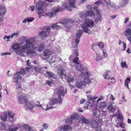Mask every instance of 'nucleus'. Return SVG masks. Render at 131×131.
Returning <instances> with one entry per match:
<instances>
[{
    "mask_svg": "<svg viewBox=\"0 0 131 131\" xmlns=\"http://www.w3.org/2000/svg\"><path fill=\"white\" fill-rule=\"evenodd\" d=\"M18 129V128L17 127H16L14 128L9 129V131H16Z\"/></svg>",
    "mask_w": 131,
    "mask_h": 131,
    "instance_id": "48",
    "label": "nucleus"
},
{
    "mask_svg": "<svg viewBox=\"0 0 131 131\" xmlns=\"http://www.w3.org/2000/svg\"><path fill=\"white\" fill-rule=\"evenodd\" d=\"M93 113L94 115H95L96 113L97 110H93Z\"/></svg>",
    "mask_w": 131,
    "mask_h": 131,
    "instance_id": "64",
    "label": "nucleus"
},
{
    "mask_svg": "<svg viewBox=\"0 0 131 131\" xmlns=\"http://www.w3.org/2000/svg\"><path fill=\"white\" fill-rule=\"evenodd\" d=\"M121 67L122 68L126 67L127 68V66L126 65V62L124 61H122L121 63Z\"/></svg>",
    "mask_w": 131,
    "mask_h": 131,
    "instance_id": "42",
    "label": "nucleus"
},
{
    "mask_svg": "<svg viewBox=\"0 0 131 131\" xmlns=\"http://www.w3.org/2000/svg\"><path fill=\"white\" fill-rule=\"evenodd\" d=\"M62 11V9L60 7H59L56 8L53 11V12H48L43 15H44L46 16H49L51 18L52 17H53L54 14L55 15L59 11Z\"/></svg>",
    "mask_w": 131,
    "mask_h": 131,
    "instance_id": "6",
    "label": "nucleus"
},
{
    "mask_svg": "<svg viewBox=\"0 0 131 131\" xmlns=\"http://www.w3.org/2000/svg\"><path fill=\"white\" fill-rule=\"evenodd\" d=\"M85 101V100L84 99H82L80 101V103L81 104H82L84 103V102Z\"/></svg>",
    "mask_w": 131,
    "mask_h": 131,
    "instance_id": "61",
    "label": "nucleus"
},
{
    "mask_svg": "<svg viewBox=\"0 0 131 131\" xmlns=\"http://www.w3.org/2000/svg\"><path fill=\"white\" fill-rule=\"evenodd\" d=\"M91 125L92 127L94 128H96L99 126L98 123L95 120L92 121Z\"/></svg>",
    "mask_w": 131,
    "mask_h": 131,
    "instance_id": "22",
    "label": "nucleus"
},
{
    "mask_svg": "<svg viewBox=\"0 0 131 131\" xmlns=\"http://www.w3.org/2000/svg\"><path fill=\"white\" fill-rule=\"evenodd\" d=\"M88 98L90 100H91L94 99L92 95H89L87 96Z\"/></svg>",
    "mask_w": 131,
    "mask_h": 131,
    "instance_id": "47",
    "label": "nucleus"
},
{
    "mask_svg": "<svg viewBox=\"0 0 131 131\" xmlns=\"http://www.w3.org/2000/svg\"><path fill=\"white\" fill-rule=\"evenodd\" d=\"M16 86L17 89H20L21 90H22L21 86L19 84L18 85L17 84Z\"/></svg>",
    "mask_w": 131,
    "mask_h": 131,
    "instance_id": "53",
    "label": "nucleus"
},
{
    "mask_svg": "<svg viewBox=\"0 0 131 131\" xmlns=\"http://www.w3.org/2000/svg\"><path fill=\"white\" fill-rule=\"evenodd\" d=\"M126 34L127 35L130 34L131 33V29H128L125 31Z\"/></svg>",
    "mask_w": 131,
    "mask_h": 131,
    "instance_id": "44",
    "label": "nucleus"
},
{
    "mask_svg": "<svg viewBox=\"0 0 131 131\" xmlns=\"http://www.w3.org/2000/svg\"><path fill=\"white\" fill-rule=\"evenodd\" d=\"M120 125L121 127L122 128H124L125 127L124 125L123 124L122 122L121 121L120 122Z\"/></svg>",
    "mask_w": 131,
    "mask_h": 131,
    "instance_id": "51",
    "label": "nucleus"
},
{
    "mask_svg": "<svg viewBox=\"0 0 131 131\" xmlns=\"http://www.w3.org/2000/svg\"><path fill=\"white\" fill-rule=\"evenodd\" d=\"M80 76H84L83 81H78L75 83V86L77 88L80 89H82L87 84H89L91 83V80L93 79V75L88 71H85V73L82 72L80 74Z\"/></svg>",
    "mask_w": 131,
    "mask_h": 131,
    "instance_id": "2",
    "label": "nucleus"
},
{
    "mask_svg": "<svg viewBox=\"0 0 131 131\" xmlns=\"http://www.w3.org/2000/svg\"><path fill=\"white\" fill-rule=\"evenodd\" d=\"M130 79L128 78H127L125 81V86H126V88H129L128 84L130 83Z\"/></svg>",
    "mask_w": 131,
    "mask_h": 131,
    "instance_id": "25",
    "label": "nucleus"
},
{
    "mask_svg": "<svg viewBox=\"0 0 131 131\" xmlns=\"http://www.w3.org/2000/svg\"><path fill=\"white\" fill-rule=\"evenodd\" d=\"M110 72V71L108 70H106L104 72L103 74V77L105 79H107L109 80H111V83H114L115 82V78L112 77V78L108 77L107 78V77L109 75V73Z\"/></svg>",
    "mask_w": 131,
    "mask_h": 131,
    "instance_id": "8",
    "label": "nucleus"
},
{
    "mask_svg": "<svg viewBox=\"0 0 131 131\" xmlns=\"http://www.w3.org/2000/svg\"><path fill=\"white\" fill-rule=\"evenodd\" d=\"M59 24L60 25V23H57L54 24H52L51 27L53 29L60 28L61 27V26L59 25Z\"/></svg>",
    "mask_w": 131,
    "mask_h": 131,
    "instance_id": "20",
    "label": "nucleus"
},
{
    "mask_svg": "<svg viewBox=\"0 0 131 131\" xmlns=\"http://www.w3.org/2000/svg\"><path fill=\"white\" fill-rule=\"evenodd\" d=\"M46 83L49 85H51V84L52 83V82L48 80L46 82Z\"/></svg>",
    "mask_w": 131,
    "mask_h": 131,
    "instance_id": "56",
    "label": "nucleus"
},
{
    "mask_svg": "<svg viewBox=\"0 0 131 131\" xmlns=\"http://www.w3.org/2000/svg\"><path fill=\"white\" fill-rule=\"evenodd\" d=\"M118 113H117L118 115L117 116V118L118 119H120V120H122L123 119V117L122 115L120 114L119 112V111H118Z\"/></svg>",
    "mask_w": 131,
    "mask_h": 131,
    "instance_id": "39",
    "label": "nucleus"
},
{
    "mask_svg": "<svg viewBox=\"0 0 131 131\" xmlns=\"http://www.w3.org/2000/svg\"><path fill=\"white\" fill-rule=\"evenodd\" d=\"M63 7L65 8L68 9L69 8V6L66 3H65L63 4Z\"/></svg>",
    "mask_w": 131,
    "mask_h": 131,
    "instance_id": "54",
    "label": "nucleus"
},
{
    "mask_svg": "<svg viewBox=\"0 0 131 131\" xmlns=\"http://www.w3.org/2000/svg\"><path fill=\"white\" fill-rule=\"evenodd\" d=\"M18 98L20 104H24L25 105L28 101L27 96L26 95H20L18 96Z\"/></svg>",
    "mask_w": 131,
    "mask_h": 131,
    "instance_id": "5",
    "label": "nucleus"
},
{
    "mask_svg": "<svg viewBox=\"0 0 131 131\" xmlns=\"http://www.w3.org/2000/svg\"><path fill=\"white\" fill-rule=\"evenodd\" d=\"M80 38H77L75 39V42L77 44H78L79 42Z\"/></svg>",
    "mask_w": 131,
    "mask_h": 131,
    "instance_id": "52",
    "label": "nucleus"
},
{
    "mask_svg": "<svg viewBox=\"0 0 131 131\" xmlns=\"http://www.w3.org/2000/svg\"><path fill=\"white\" fill-rule=\"evenodd\" d=\"M30 39H31L32 40V43H33V41L34 40H33L32 38H31ZM33 46H32V47L31 48L27 49V50L26 51V52L27 54L30 56V57L35 56L36 55V51H34L33 49H31V48ZM26 50H27V49Z\"/></svg>",
    "mask_w": 131,
    "mask_h": 131,
    "instance_id": "9",
    "label": "nucleus"
},
{
    "mask_svg": "<svg viewBox=\"0 0 131 131\" xmlns=\"http://www.w3.org/2000/svg\"><path fill=\"white\" fill-rule=\"evenodd\" d=\"M34 18L33 17H30L26 19H24L23 21V23H26V22H31L34 20Z\"/></svg>",
    "mask_w": 131,
    "mask_h": 131,
    "instance_id": "26",
    "label": "nucleus"
},
{
    "mask_svg": "<svg viewBox=\"0 0 131 131\" xmlns=\"http://www.w3.org/2000/svg\"><path fill=\"white\" fill-rule=\"evenodd\" d=\"M45 74L47 78H49L51 77L54 79L56 78L54 74L51 72L47 71Z\"/></svg>",
    "mask_w": 131,
    "mask_h": 131,
    "instance_id": "17",
    "label": "nucleus"
},
{
    "mask_svg": "<svg viewBox=\"0 0 131 131\" xmlns=\"http://www.w3.org/2000/svg\"><path fill=\"white\" fill-rule=\"evenodd\" d=\"M71 118L73 119H76L78 118V115L77 114L71 115Z\"/></svg>",
    "mask_w": 131,
    "mask_h": 131,
    "instance_id": "33",
    "label": "nucleus"
},
{
    "mask_svg": "<svg viewBox=\"0 0 131 131\" xmlns=\"http://www.w3.org/2000/svg\"><path fill=\"white\" fill-rule=\"evenodd\" d=\"M108 109L110 111H111L113 109V106L112 104H110L108 105Z\"/></svg>",
    "mask_w": 131,
    "mask_h": 131,
    "instance_id": "46",
    "label": "nucleus"
},
{
    "mask_svg": "<svg viewBox=\"0 0 131 131\" xmlns=\"http://www.w3.org/2000/svg\"><path fill=\"white\" fill-rule=\"evenodd\" d=\"M82 31L81 30H79L78 32L76 33V36L77 38H80L82 34Z\"/></svg>",
    "mask_w": 131,
    "mask_h": 131,
    "instance_id": "28",
    "label": "nucleus"
},
{
    "mask_svg": "<svg viewBox=\"0 0 131 131\" xmlns=\"http://www.w3.org/2000/svg\"><path fill=\"white\" fill-rule=\"evenodd\" d=\"M97 129H96V131H101V127L99 126L97 127Z\"/></svg>",
    "mask_w": 131,
    "mask_h": 131,
    "instance_id": "58",
    "label": "nucleus"
},
{
    "mask_svg": "<svg viewBox=\"0 0 131 131\" xmlns=\"http://www.w3.org/2000/svg\"><path fill=\"white\" fill-rule=\"evenodd\" d=\"M44 4H45L44 2H42L40 1H39L36 4V8L38 10V14L39 16V18H41L42 16L41 15V14L43 12L42 8Z\"/></svg>",
    "mask_w": 131,
    "mask_h": 131,
    "instance_id": "4",
    "label": "nucleus"
},
{
    "mask_svg": "<svg viewBox=\"0 0 131 131\" xmlns=\"http://www.w3.org/2000/svg\"><path fill=\"white\" fill-rule=\"evenodd\" d=\"M94 9L96 10L97 12V13L96 15L97 16V17L96 19V20L97 22H98L101 20V16L100 15L99 10L98 9V7L97 6H94Z\"/></svg>",
    "mask_w": 131,
    "mask_h": 131,
    "instance_id": "11",
    "label": "nucleus"
},
{
    "mask_svg": "<svg viewBox=\"0 0 131 131\" xmlns=\"http://www.w3.org/2000/svg\"><path fill=\"white\" fill-rule=\"evenodd\" d=\"M10 54H11V53L10 52H7L5 53H2V54L1 55H10Z\"/></svg>",
    "mask_w": 131,
    "mask_h": 131,
    "instance_id": "57",
    "label": "nucleus"
},
{
    "mask_svg": "<svg viewBox=\"0 0 131 131\" xmlns=\"http://www.w3.org/2000/svg\"><path fill=\"white\" fill-rule=\"evenodd\" d=\"M43 126L45 129H47L48 127V126L46 124H43Z\"/></svg>",
    "mask_w": 131,
    "mask_h": 131,
    "instance_id": "59",
    "label": "nucleus"
},
{
    "mask_svg": "<svg viewBox=\"0 0 131 131\" xmlns=\"http://www.w3.org/2000/svg\"><path fill=\"white\" fill-rule=\"evenodd\" d=\"M97 45L101 49L102 48L104 47V45L103 42H98L97 43Z\"/></svg>",
    "mask_w": 131,
    "mask_h": 131,
    "instance_id": "35",
    "label": "nucleus"
},
{
    "mask_svg": "<svg viewBox=\"0 0 131 131\" xmlns=\"http://www.w3.org/2000/svg\"><path fill=\"white\" fill-rule=\"evenodd\" d=\"M60 71L59 74L61 76L62 78H64L66 76V74L63 73V70H61Z\"/></svg>",
    "mask_w": 131,
    "mask_h": 131,
    "instance_id": "30",
    "label": "nucleus"
},
{
    "mask_svg": "<svg viewBox=\"0 0 131 131\" xmlns=\"http://www.w3.org/2000/svg\"><path fill=\"white\" fill-rule=\"evenodd\" d=\"M7 113L9 117H14L15 114L13 112L11 111H8Z\"/></svg>",
    "mask_w": 131,
    "mask_h": 131,
    "instance_id": "38",
    "label": "nucleus"
},
{
    "mask_svg": "<svg viewBox=\"0 0 131 131\" xmlns=\"http://www.w3.org/2000/svg\"><path fill=\"white\" fill-rule=\"evenodd\" d=\"M11 38L10 36H5L4 37V38H7V39H9Z\"/></svg>",
    "mask_w": 131,
    "mask_h": 131,
    "instance_id": "62",
    "label": "nucleus"
},
{
    "mask_svg": "<svg viewBox=\"0 0 131 131\" xmlns=\"http://www.w3.org/2000/svg\"><path fill=\"white\" fill-rule=\"evenodd\" d=\"M1 126L3 128H5V124L3 123H1Z\"/></svg>",
    "mask_w": 131,
    "mask_h": 131,
    "instance_id": "60",
    "label": "nucleus"
},
{
    "mask_svg": "<svg viewBox=\"0 0 131 131\" xmlns=\"http://www.w3.org/2000/svg\"><path fill=\"white\" fill-rule=\"evenodd\" d=\"M52 52L49 49L45 50L43 52V55L45 57L43 58L44 60H46L49 59L52 54Z\"/></svg>",
    "mask_w": 131,
    "mask_h": 131,
    "instance_id": "7",
    "label": "nucleus"
},
{
    "mask_svg": "<svg viewBox=\"0 0 131 131\" xmlns=\"http://www.w3.org/2000/svg\"><path fill=\"white\" fill-rule=\"evenodd\" d=\"M85 23L88 28L93 27L94 25V23L93 21L89 19H85Z\"/></svg>",
    "mask_w": 131,
    "mask_h": 131,
    "instance_id": "10",
    "label": "nucleus"
},
{
    "mask_svg": "<svg viewBox=\"0 0 131 131\" xmlns=\"http://www.w3.org/2000/svg\"><path fill=\"white\" fill-rule=\"evenodd\" d=\"M23 40L21 41V44L23 45L21 47H20V45L18 43H15L12 46V48L14 50H17V53L21 54L24 52L26 50L32 47V41L31 39H26L25 37H23Z\"/></svg>",
    "mask_w": 131,
    "mask_h": 131,
    "instance_id": "1",
    "label": "nucleus"
},
{
    "mask_svg": "<svg viewBox=\"0 0 131 131\" xmlns=\"http://www.w3.org/2000/svg\"><path fill=\"white\" fill-rule=\"evenodd\" d=\"M123 1L124 3L121 6V7H124L128 3V0H123Z\"/></svg>",
    "mask_w": 131,
    "mask_h": 131,
    "instance_id": "45",
    "label": "nucleus"
},
{
    "mask_svg": "<svg viewBox=\"0 0 131 131\" xmlns=\"http://www.w3.org/2000/svg\"><path fill=\"white\" fill-rule=\"evenodd\" d=\"M7 113L6 112H4L2 113L1 116L2 120L3 121H6L7 119Z\"/></svg>",
    "mask_w": 131,
    "mask_h": 131,
    "instance_id": "19",
    "label": "nucleus"
},
{
    "mask_svg": "<svg viewBox=\"0 0 131 131\" xmlns=\"http://www.w3.org/2000/svg\"><path fill=\"white\" fill-rule=\"evenodd\" d=\"M105 2L107 4L111 5V3L110 0H104Z\"/></svg>",
    "mask_w": 131,
    "mask_h": 131,
    "instance_id": "55",
    "label": "nucleus"
},
{
    "mask_svg": "<svg viewBox=\"0 0 131 131\" xmlns=\"http://www.w3.org/2000/svg\"><path fill=\"white\" fill-rule=\"evenodd\" d=\"M76 69L80 71H83L84 70V68L82 67V65H81L77 67Z\"/></svg>",
    "mask_w": 131,
    "mask_h": 131,
    "instance_id": "40",
    "label": "nucleus"
},
{
    "mask_svg": "<svg viewBox=\"0 0 131 131\" xmlns=\"http://www.w3.org/2000/svg\"><path fill=\"white\" fill-rule=\"evenodd\" d=\"M14 117H9L8 119L9 122H14L15 121V119L14 118Z\"/></svg>",
    "mask_w": 131,
    "mask_h": 131,
    "instance_id": "43",
    "label": "nucleus"
},
{
    "mask_svg": "<svg viewBox=\"0 0 131 131\" xmlns=\"http://www.w3.org/2000/svg\"><path fill=\"white\" fill-rule=\"evenodd\" d=\"M25 106H26L27 109H28L30 110H33L34 107V104L31 103L30 101H28L27 103L26 104Z\"/></svg>",
    "mask_w": 131,
    "mask_h": 131,
    "instance_id": "16",
    "label": "nucleus"
},
{
    "mask_svg": "<svg viewBox=\"0 0 131 131\" xmlns=\"http://www.w3.org/2000/svg\"><path fill=\"white\" fill-rule=\"evenodd\" d=\"M19 75L20 74L18 72H17L14 75V77L13 78V80L15 81L16 83H18V79H20L21 78V76Z\"/></svg>",
    "mask_w": 131,
    "mask_h": 131,
    "instance_id": "13",
    "label": "nucleus"
},
{
    "mask_svg": "<svg viewBox=\"0 0 131 131\" xmlns=\"http://www.w3.org/2000/svg\"><path fill=\"white\" fill-rule=\"evenodd\" d=\"M45 47V44L43 43H41L38 47V51L39 52H41L42 50H44Z\"/></svg>",
    "mask_w": 131,
    "mask_h": 131,
    "instance_id": "21",
    "label": "nucleus"
},
{
    "mask_svg": "<svg viewBox=\"0 0 131 131\" xmlns=\"http://www.w3.org/2000/svg\"><path fill=\"white\" fill-rule=\"evenodd\" d=\"M107 106V104L105 102H101L100 104V107L102 109H104Z\"/></svg>",
    "mask_w": 131,
    "mask_h": 131,
    "instance_id": "24",
    "label": "nucleus"
},
{
    "mask_svg": "<svg viewBox=\"0 0 131 131\" xmlns=\"http://www.w3.org/2000/svg\"><path fill=\"white\" fill-rule=\"evenodd\" d=\"M62 100L61 98H59L58 99L54 98L51 99L49 102V105L47 106V107L45 109L46 110H47L51 108H53V107L51 106V105H54L61 104L62 103Z\"/></svg>",
    "mask_w": 131,
    "mask_h": 131,
    "instance_id": "3",
    "label": "nucleus"
},
{
    "mask_svg": "<svg viewBox=\"0 0 131 131\" xmlns=\"http://www.w3.org/2000/svg\"><path fill=\"white\" fill-rule=\"evenodd\" d=\"M101 2L99 0L98 1L94 3V4H96L98 5H99L100 4Z\"/></svg>",
    "mask_w": 131,
    "mask_h": 131,
    "instance_id": "63",
    "label": "nucleus"
},
{
    "mask_svg": "<svg viewBox=\"0 0 131 131\" xmlns=\"http://www.w3.org/2000/svg\"><path fill=\"white\" fill-rule=\"evenodd\" d=\"M49 34V32L45 31H42L39 33V35L41 38H43L48 36Z\"/></svg>",
    "mask_w": 131,
    "mask_h": 131,
    "instance_id": "14",
    "label": "nucleus"
},
{
    "mask_svg": "<svg viewBox=\"0 0 131 131\" xmlns=\"http://www.w3.org/2000/svg\"><path fill=\"white\" fill-rule=\"evenodd\" d=\"M75 0H69V5L71 7H75Z\"/></svg>",
    "mask_w": 131,
    "mask_h": 131,
    "instance_id": "27",
    "label": "nucleus"
},
{
    "mask_svg": "<svg viewBox=\"0 0 131 131\" xmlns=\"http://www.w3.org/2000/svg\"><path fill=\"white\" fill-rule=\"evenodd\" d=\"M18 72L19 73L20 75H24L26 74V72L25 70V69L23 68H21L19 72Z\"/></svg>",
    "mask_w": 131,
    "mask_h": 131,
    "instance_id": "29",
    "label": "nucleus"
},
{
    "mask_svg": "<svg viewBox=\"0 0 131 131\" xmlns=\"http://www.w3.org/2000/svg\"><path fill=\"white\" fill-rule=\"evenodd\" d=\"M82 27L83 31L86 33H89V29L86 27L85 25H83Z\"/></svg>",
    "mask_w": 131,
    "mask_h": 131,
    "instance_id": "37",
    "label": "nucleus"
},
{
    "mask_svg": "<svg viewBox=\"0 0 131 131\" xmlns=\"http://www.w3.org/2000/svg\"><path fill=\"white\" fill-rule=\"evenodd\" d=\"M94 15V13L91 10L87 11L86 14H83V16H82V15H81V17L83 18H85L86 17L90 16H92Z\"/></svg>",
    "mask_w": 131,
    "mask_h": 131,
    "instance_id": "15",
    "label": "nucleus"
},
{
    "mask_svg": "<svg viewBox=\"0 0 131 131\" xmlns=\"http://www.w3.org/2000/svg\"><path fill=\"white\" fill-rule=\"evenodd\" d=\"M42 68L36 66L34 67V69L36 71L40 72L42 70Z\"/></svg>",
    "mask_w": 131,
    "mask_h": 131,
    "instance_id": "34",
    "label": "nucleus"
},
{
    "mask_svg": "<svg viewBox=\"0 0 131 131\" xmlns=\"http://www.w3.org/2000/svg\"><path fill=\"white\" fill-rule=\"evenodd\" d=\"M69 22L71 23V21L69 19H63L60 23V24H65Z\"/></svg>",
    "mask_w": 131,
    "mask_h": 131,
    "instance_id": "23",
    "label": "nucleus"
},
{
    "mask_svg": "<svg viewBox=\"0 0 131 131\" xmlns=\"http://www.w3.org/2000/svg\"><path fill=\"white\" fill-rule=\"evenodd\" d=\"M82 121L84 122L85 123L88 124H89L90 123V121L88 119L85 118L83 117H82Z\"/></svg>",
    "mask_w": 131,
    "mask_h": 131,
    "instance_id": "31",
    "label": "nucleus"
},
{
    "mask_svg": "<svg viewBox=\"0 0 131 131\" xmlns=\"http://www.w3.org/2000/svg\"><path fill=\"white\" fill-rule=\"evenodd\" d=\"M74 80L73 78H71L69 76L68 77L67 80L68 83H69L70 82H72Z\"/></svg>",
    "mask_w": 131,
    "mask_h": 131,
    "instance_id": "32",
    "label": "nucleus"
},
{
    "mask_svg": "<svg viewBox=\"0 0 131 131\" xmlns=\"http://www.w3.org/2000/svg\"><path fill=\"white\" fill-rule=\"evenodd\" d=\"M102 51L104 54V57H107V54L106 53V52L105 50H104V49H103Z\"/></svg>",
    "mask_w": 131,
    "mask_h": 131,
    "instance_id": "50",
    "label": "nucleus"
},
{
    "mask_svg": "<svg viewBox=\"0 0 131 131\" xmlns=\"http://www.w3.org/2000/svg\"><path fill=\"white\" fill-rule=\"evenodd\" d=\"M5 13L6 10L5 7L3 6L0 5V15L3 16Z\"/></svg>",
    "mask_w": 131,
    "mask_h": 131,
    "instance_id": "18",
    "label": "nucleus"
},
{
    "mask_svg": "<svg viewBox=\"0 0 131 131\" xmlns=\"http://www.w3.org/2000/svg\"><path fill=\"white\" fill-rule=\"evenodd\" d=\"M18 33L17 32L11 34L10 37L11 38H13L14 37V36L15 35L18 36Z\"/></svg>",
    "mask_w": 131,
    "mask_h": 131,
    "instance_id": "49",
    "label": "nucleus"
},
{
    "mask_svg": "<svg viewBox=\"0 0 131 131\" xmlns=\"http://www.w3.org/2000/svg\"><path fill=\"white\" fill-rule=\"evenodd\" d=\"M79 58H75L73 60V62L74 63L79 64V63L78 62V61Z\"/></svg>",
    "mask_w": 131,
    "mask_h": 131,
    "instance_id": "41",
    "label": "nucleus"
},
{
    "mask_svg": "<svg viewBox=\"0 0 131 131\" xmlns=\"http://www.w3.org/2000/svg\"><path fill=\"white\" fill-rule=\"evenodd\" d=\"M66 92H64V89L62 87H60L58 89V98H61L60 95L64 96V94L66 93Z\"/></svg>",
    "mask_w": 131,
    "mask_h": 131,
    "instance_id": "12",
    "label": "nucleus"
},
{
    "mask_svg": "<svg viewBox=\"0 0 131 131\" xmlns=\"http://www.w3.org/2000/svg\"><path fill=\"white\" fill-rule=\"evenodd\" d=\"M71 128L68 125H66L64 126L63 131H67L70 129H71Z\"/></svg>",
    "mask_w": 131,
    "mask_h": 131,
    "instance_id": "36",
    "label": "nucleus"
}]
</instances>
